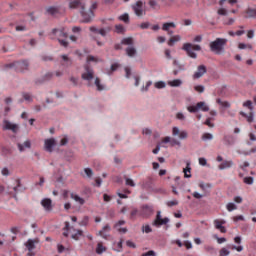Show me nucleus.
I'll return each mask as SVG.
<instances>
[{
    "label": "nucleus",
    "instance_id": "62",
    "mask_svg": "<svg viewBox=\"0 0 256 256\" xmlns=\"http://www.w3.org/2000/svg\"><path fill=\"white\" fill-rule=\"evenodd\" d=\"M231 249L234 250V251H238V253H241V251H243V246H235V245H233L231 247Z\"/></svg>",
    "mask_w": 256,
    "mask_h": 256
},
{
    "label": "nucleus",
    "instance_id": "15",
    "mask_svg": "<svg viewBox=\"0 0 256 256\" xmlns=\"http://www.w3.org/2000/svg\"><path fill=\"white\" fill-rule=\"evenodd\" d=\"M142 217H151L153 215V206L144 205L141 208Z\"/></svg>",
    "mask_w": 256,
    "mask_h": 256
},
{
    "label": "nucleus",
    "instance_id": "54",
    "mask_svg": "<svg viewBox=\"0 0 256 256\" xmlns=\"http://www.w3.org/2000/svg\"><path fill=\"white\" fill-rule=\"evenodd\" d=\"M194 90L197 91V93H203L205 91V86L197 85L194 87Z\"/></svg>",
    "mask_w": 256,
    "mask_h": 256
},
{
    "label": "nucleus",
    "instance_id": "32",
    "mask_svg": "<svg viewBox=\"0 0 256 256\" xmlns=\"http://www.w3.org/2000/svg\"><path fill=\"white\" fill-rule=\"evenodd\" d=\"M204 251H206V253L209 255H217V250L211 245L204 246Z\"/></svg>",
    "mask_w": 256,
    "mask_h": 256
},
{
    "label": "nucleus",
    "instance_id": "41",
    "mask_svg": "<svg viewBox=\"0 0 256 256\" xmlns=\"http://www.w3.org/2000/svg\"><path fill=\"white\" fill-rule=\"evenodd\" d=\"M95 85L97 87V91H103V89H105V86L101 84V80L99 78L95 79Z\"/></svg>",
    "mask_w": 256,
    "mask_h": 256
},
{
    "label": "nucleus",
    "instance_id": "34",
    "mask_svg": "<svg viewBox=\"0 0 256 256\" xmlns=\"http://www.w3.org/2000/svg\"><path fill=\"white\" fill-rule=\"evenodd\" d=\"M179 41H181V37L179 35L172 36L168 41V45L169 47H173V44Z\"/></svg>",
    "mask_w": 256,
    "mask_h": 256
},
{
    "label": "nucleus",
    "instance_id": "47",
    "mask_svg": "<svg viewBox=\"0 0 256 256\" xmlns=\"http://www.w3.org/2000/svg\"><path fill=\"white\" fill-rule=\"evenodd\" d=\"M69 229H71L69 222H65V227H64L65 232H63L64 237H69Z\"/></svg>",
    "mask_w": 256,
    "mask_h": 256
},
{
    "label": "nucleus",
    "instance_id": "56",
    "mask_svg": "<svg viewBox=\"0 0 256 256\" xmlns=\"http://www.w3.org/2000/svg\"><path fill=\"white\" fill-rule=\"evenodd\" d=\"M234 223H237L238 221H245V217L243 215H238L233 217Z\"/></svg>",
    "mask_w": 256,
    "mask_h": 256
},
{
    "label": "nucleus",
    "instance_id": "8",
    "mask_svg": "<svg viewBox=\"0 0 256 256\" xmlns=\"http://www.w3.org/2000/svg\"><path fill=\"white\" fill-rule=\"evenodd\" d=\"M167 223H169V218H163L161 216V211H158L152 225L154 227H161L162 225H167Z\"/></svg>",
    "mask_w": 256,
    "mask_h": 256
},
{
    "label": "nucleus",
    "instance_id": "7",
    "mask_svg": "<svg viewBox=\"0 0 256 256\" xmlns=\"http://www.w3.org/2000/svg\"><path fill=\"white\" fill-rule=\"evenodd\" d=\"M132 9L137 17H144L146 15V11L143 8V2L137 1L133 6Z\"/></svg>",
    "mask_w": 256,
    "mask_h": 256
},
{
    "label": "nucleus",
    "instance_id": "42",
    "mask_svg": "<svg viewBox=\"0 0 256 256\" xmlns=\"http://www.w3.org/2000/svg\"><path fill=\"white\" fill-rule=\"evenodd\" d=\"M80 227H87L89 225V216H84L82 221L79 222Z\"/></svg>",
    "mask_w": 256,
    "mask_h": 256
},
{
    "label": "nucleus",
    "instance_id": "45",
    "mask_svg": "<svg viewBox=\"0 0 256 256\" xmlns=\"http://www.w3.org/2000/svg\"><path fill=\"white\" fill-rule=\"evenodd\" d=\"M121 43L122 45H133V39L131 37L124 38Z\"/></svg>",
    "mask_w": 256,
    "mask_h": 256
},
{
    "label": "nucleus",
    "instance_id": "48",
    "mask_svg": "<svg viewBox=\"0 0 256 256\" xmlns=\"http://www.w3.org/2000/svg\"><path fill=\"white\" fill-rule=\"evenodd\" d=\"M22 97H23V99H24L25 101H28V102H30V103H31V101H33V96H31L29 93L24 92V93L22 94Z\"/></svg>",
    "mask_w": 256,
    "mask_h": 256
},
{
    "label": "nucleus",
    "instance_id": "50",
    "mask_svg": "<svg viewBox=\"0 0 256 256\" xmlns=\"http://www.w3.org/2000/svg\"><path fill=\"white\" fill-rule=\"evenodd\" d=\"M230 253L231 252L229 250H227V248H222L219 251V256H228V255H230Z\"/></svg>",
    "mask_w": 256,
    "mask_h": 256
},
{
    "label": "nucleus",
    "instance_id": "23",
    "mask_svg": "<svg viewBox=\"0 0 256 256\" xmlns=\"http://www.w3.org/2000/svg\"><path fill=\"white\" fill-rule=\"evenodd\" d=\"M245 13H246V18H248V19L256 18V8H247L245 10Z\"/></svg>",
    "mask_w": 256,
    "mask_h": 256
},
{
    "label": "nucleus",
    "instance_id": "55",
    "mask_svg": "<svg viewBox=\"0 0 256 256\" xmlns=\"http://www.w3.org/2000/svg\"><path fill=\"white\" fill-rule=\"evenodd\" d=\"M126 245H127V247H130L131 249H136L137 248V245L131 240H127Z\"/></svg>",
    "mask_w": 256,
    "mask_h": 256
},
{
    "label": "nucleus",
    "instance_id": "13",
    "mask_svg": "<svg viewBox=\"0 0 256 256\" xmlns=\"http://www.w3.org/2000/svg\"><path fill=\"white\" fill-rule=\"evenodd\" d=\"M225 220H219V219H216L214 220V226L216 229H218V231H220V233H227V228H225Z\"/></svg>",
    "mask_w": 256,
    "mask_h": 256
},
{
    "label": "nucleus",
    "instance_id": "63",
    "mask_svg": "<svg viewBox=\"0 0 256 256\" xmlns=\"http://www.w3.org/2000/svg\"><path fill=\"white\" fill-rule=\"evenodd\" d=\"M149 5L152 9H156L157 8V1L155 0H150L149 1Z\"/></svg>",
    "mask_w": 256,
    "mask_h": 256
},
{
    "label": "nucleus",
    "instance_id": "18",
    "mask_svg": "<svg viewBox=\"0 0 256 256\" xmlns=\"http://www.w3.org/2000/svg\"><path fill=\"white\" fill-rule=\"evenodd\" d=\"M45 145V149L51 153L53 151V147H55V139L50 138V139H46L44 142Z\"/></svg>",
    "mask_w": 256,
    "mask_h": 256
},
{
    "label": "nucleus",
    "instance_id": "61",
    "mask_svg": "<svg viewBox=\"0 0 256 256\" xmlns=\"http://www.w3.org/2000/svg\"><path fill=\"white\" fill-rule=\"evenodd\" d=\"M153 85V82L148 81L144 87H142L141 91H149L150 86Z\"/></svg>",
    "mask_w": 256,
    "mask_h": 256
},
{
    "label": "nucleus",
    "instance_id": "27",
    "mask_svg": "<svg viewBox=\"0 0 256 256\" xmlns=\"http://www.w3.org/2000/svg\"><path fill=\"white\" fill-rule=\"evenodd\" d=\"M46 12L48 13V15H52V17H55L59 15V8L51 6L46 9Z\"/></svg>",
    "mask_w": 256,
    "mask_h": 256
},
{
    "label": "nucleus",
    "instance_id": "36",
    "mask_svg": "<svg viewBox=\"0 0 256 256\" xmlns=\"http://www.w3.org/2000/svg\"><path fill=\"white\" fill-rule=\"evenodd\" d=\"M240 115H241L242 117H245V118L247 119V122H248V123H253V113L250 112V114L247 115L245 112L241 111V112H240Z\"/></svg>",
    "mask_w": 256,
    "mask_h": 256
},
{
    "label": "nucleus",
    "instance_id": "17",
    "mask_svg": "<svg viewBox=\"0 0 256 256\" xmlns=\"http://www.w3.org/2000/svg\"><path fill=\"white\" fill-rule=\"evenodd\" d=\"M53 201H51V199L49 198H44L41 201V205L42 207H44L45 211H51L53 209Z\"/></svg>",
    "mask_w": 256,
    "mask_h": 256
},
{
    "label": "nucleus",
    "instance_id": "30",
    "mask_svg": "<svg viewBox=\"0 0 256 256\" xmlns=\"http://www.w3.org/2000/svg\"><path fill=\"white\" fill-rule=\"evenodd\" d=\"M61 57L63 60L62 62L63 67H71V65H73V61H71L67 55H62Z\"/></svg>",
    "mask_w": 256,
    "mask_h": 256
},
{
    "label": "nucleus",
    "instance_id": "64",
    "mask_svg": "<svg viewBox=\"0 0 256 256\" xmlns=\"http://www.w3.org/2000/svg\"><path fill=\"white\" fill-rule=\"evenodd\" d=\"M218 15H227V9L225 8H220L218 9Z\"/></svg>",
    "mask_w": 256,
    "mask_h": 256
},
{
    "label": "nucleus",
    "instance_id": "21",
    "mask_svg": "<svg viewBox=\"0 0 256 256\" xmlns=\"http://www.w3.org/2000/svg\"><path fill=\"white\" fill-rule=\"evenodd\" d=\"M231 167H233V161L231 160H225L218 166L220 171H223L224 169H231Z\"/></svg>",
    "mask_w": 256,
    "mask_h": 256
},
{
    "label": "nucleus",
    "instance_id": "5",
    "mask_svg": "<svg viewBox=\"0 0 256 256\" xmlns=\"http://www.w3.org/2000/svg\"><path fill=\"white\" fill-rule=\"evenodd\" d=\"M187 111L189 113H199V111L207 112L209 111V106L205 102H198L195 105L188 106Z\"/></svg>",
    "mask_w": 256,
    "mask_h": 256
},
{
    "label": "nucleus",
    "instance_id": "25",
    "mask_svg": "<svg viewBox=\"0 0 256 256\" xmlns=\"http://www.w3.org/2000/svg\"><path fill=\"white\" fill-rule=\"evenodd\" d=\"M184 177L190 179L191 177V162H187L186 167L183 169Z\"/></svg>",
    "mask_w": 256,
    "mask_h": 256
},
{
    "label": "nucleus",
    "instance_id": "28",
    "mask_svg": "<svg viewBox=\"0 0 256 256\" xmlns=\"http://www.w3.org/2000/svg\"><path fill=\"white\" fill-rule=\"evenodd\" d=\"M105 251H107V247L103 245V242H99L96 246L97 255H102V253H105Z\"/></svg>",
    "mask_w": 256,
    "mask_h": 256
},
{
    "label": "nucleus",
    "instance_id": "33",
    "mask_svg": "<svg viewBox=\"0 0 256 256\" xmlns=\"http://www.w3.org/2000/svg\"><path fill=\"white\" fill-rule=\"evenodd\" d=\"M168 85L170 87H181V85H183V81H181V79L171 80L168 81Z\"/></svg>",
    "mask_w": 256,
    "mask_h": 256
},
{
    "label": "nucleus",
    "instance_id": "31",
    "mask_svg": "<svg viewBox=\"0 0 256 256\" xmlns=\"http://www.w3.org/2000/svg\"><path fill=\"white\" fill-rule=\"evenodd\" d=\"M175 27H177L175 22H166L162 25V31H169V29H175Z\"/></svg>",
    "mask_w": 256,
    "mask_h": 256
},
{
    "label": "nucleus",
    "instance_id": "35",
    "mask_svg": "<svg viewBox=\"0 0 256 256\" xmlns=\"http://www.w3.org/2000/svg\"><path fill=\"white\" fill-rule=\"evenodd\" d=\"M216 103H218V105H221V107H224L225 109H229V107H231V104L228 101H223L221 100V98L216 99Z\"/></svg>",
    "mask_w": 256,
    "mask_h": 256
},
{
    "label": "nucleus",
    "instance_id": "40",
    "mask_svg": "<svg viewBox=\"0 0 256 256\" xmlns=\"http://www.w3.org/2000/svg\"><path fill=\"white\" fill-rule=\"evenodd\" d=\"M142 233H153V228L149 224L143 225Z\"/></svg>",
    "mask_w": 256,
    "mask_h": 256
},
{
    "label": "nucleus",
    "instance_id": "19",
    "mask_svg": "<svg viewBox=\"0 0 256 256\" xmlns=\"http://www.w3.org/2000/svg\"><path fill=\"white\" fill-rule=\"evenodd\" d=\"M71 229H72L71 238L74 239L75 241H79V239L83 237V230H76L74 228H71Z\"/></svg>",
    "mask_w": 256,
    "mask_h": 256
},
{
    "label": "nucleus",
    "instance_id": "46",
    "mask_svg": "<svg viewBox=\"0 0 256 256\" xmlns=\"http://www.w3.org/2000/svg\"><path fill=\"white\" fill-rule=\"evenodd\" d=\"M226 209H227V211H229V212H231V211H235V210H237V205H235L234 203H228L227 205H226Z\"/></svg>",
    "mask_w": 256,
    "mask_h": 256
},
{
    "label": "nucleus",
    "instance_id": "26",
    "mask_svg": "<svg viewBox=\"0 0 256 256\" xmlns=\"http://www.w3.org/2000/svg\"><path fill=\"white\" fill-rule=\"evenodd\" d=\"M25 148L31 149V141L27 140L24 142V144L18 143V149L21 153H23V151H25Z\"/></svg>",
    "mask_w": 256,
    "mask_h": 256
},
{
    "label": "nucleus",
    "instance_id": "29",
    "mask_svg": "<svg viewBox=\"0 0 256 256\" xmlns=\"http://www.w3.org/2000/svg\"><path fill=\"white\" fill-rule=\"evenodd\" d=\"M126 55H128V57H135L137 55V49H135L133 46L127 47Z\"/></svg>",
    "mask_w": 256,
    "mask_h": 256
},
{
    "label": "nucleus",
    "instance_id": "4",
    "mask_svg": "<svg viewBox=\"0 0 256 256\" xmlns=\"http://www.w3.org/2000/svg\"><path fill=\"white\" fill-rule=\"evenodd\" d=\"M182 50L186 52V55L191 59H197V53L193 51H201V45L199 44H191L184 43L182 46Z\"/></svg>",
    "mask_w": 256,
    "mask_h": 256
},
{
    "label": "nucleus",
    "instance_id": "22",
    "mask_svg": "<svg viewBox=\"0 0 256 256\" xmlns=\"http://www.w3.org/2000/svg\"><path fill=\"white\" fill-rule=\"evenodd\" d=\"M70 198L73 199V201H75L76 203H78V205H83L85 203V200L81 196L73 192L70 194Z\"/></svg>",
    "mask_w": 256,
    "mask_h": 256
},
{
    "label": "nucleus",
    "instance_id": "3",
    "mask_svg": "<svg viewBox=\"0 0 256 256\" xmlns=\"http://www.w3.org/2000/svg\"><path fill=\"white\" fill-rule=\"evenodd\" d=\"M52 35H54L62 47H67V45H69V42L65 40L68 37L67 30H65V28H54L52 30Z\"/></svg>",
    "mask_w": 256,
    "mask_h": 256
},
{
    "label": "nucleus",
    "instance_id": "51",
    "mask_svg": "<svg viewBox=\"0 0 256 256\" xmlns=\"http://www.w3.org/2000/svg\"><path fill=\"white\" fill-rule=\"evenodd\" d=\"M243 183H245L246 185H253V177H244Z\"/></svg>",
    "mask_w": 256,
    "mask_h": 256
},
{
    "label": "nucleus",
    "instance_id": "44",
    "mask_svg": "<svg viewBox=\"0 0 256 256\" xmlns=\"http://www.w3.org/2000/svg\"><path fill=\"white\" fill-rule=\"evenodd\" d=\"M154 87L156 89H165L166 84L163 81H158V82H155Z\"/></svg>",
    "mask_w": 256,
    "mask_h": 256
},
{
    "label": "nucleus",
    "instance_id": "16",
    "mask_svg": "<svg viewBox=\"0 0 256 256\" xmlns=\"http://www.w3.org/2000/svg\"><path fill=\"white\" fill-rule=\"evenodd\" d=\"M90 31L92 33H96V35H101L102 37H106L109 29L108 30L105 28L98 29L97 27L92 26V27H90Z\"/></svg>",
    "mask_w": 256,
    "mask_h": 256
},
{
    "label": "nucleus",
    "instance_id": "57",
    "mask_svg": "<svg viewBox=\"0 0 256 256\" xmlns=\"http://www.w3.org/2000/svg\"><path fill=\"white\" fill-rule=\"evenodd\" d=\"M235 23V18H228L224 20V25H233Z\"/></svg>",
    "mask_w": 256,
    "mask_h": 256
},
{
    "label": "nucleus",
    "instance_id": "9",
    "mask_svg": "<svg viewBox=\"0 0 256 256\" xmlns=\"http://www.w3.org/2000/svg\"><path fill=\"white\" fill-rule=\"evenodd\" d=\"M85 71L82 73V79L84 81H92V79L95 77V72H93V69L89 68V66H85Z\"/></svg>",
    "mask_w": 256,
    "mask_h": 256
},
{
    "label": "nucleus",
    "instance_id": "60",
    "mask_svg": "<svg viewBox=\"0 0 256 256\" xmlns=\"http://www.w3.org/2000/svg\"><path fill=\"white\" fill-rule=\"evenodd\" d=\"M243 106L248 107V109H253V102H251V100H247L243 103Z\"/></svg>",
    "mask_w": 256,
    "mask_h": 256
},
{
    "label": "nucleus",
    "instance_id": "37",
    "mask_svg": "<svg viewBox=\"0 0 256 256\" xmlns=\"http://www.w3.org/2000/svg\"><path fill=\"white\" fill-rule=\"evenodd\" d=\"M151 178H147V180L142 181V187L143 189H151Z\"/></svg>",
    "mask_w": 256,
    "mask_h": 256
},
{
    "label": "nucleus",
    "instance_id": "6",
    "mask_svg": "<svg viewBox=\"0 0 256 256\" xmlns=\"http://www.w3.org/2000/svg\"><path fill=\"white\" fill-rule=\"evenodd\" d=\"M9 67L15 68V71L23 73L24 71H27V69H29V62H27L26 60L17 61L12 64H9Z\"/></svg>",
    "mask_w": 256,
    "mask_h": 256
},
{
    "label": "nucleus",
    "instance_id": "12",
    "mask_svg": "<svg viewBox=\"0 0 256 256\" xmlns=\"http://www.w3.org/2000/svg\"><path fill=\"white\" fill-rule=\"evenodd\" d=\"M111 231V225L106 224L105 226H103L102 230H100L97 235L99 237H102V239H109V235L107 233H109Z\"/></svg>",
    "mask_w": 256,
    "mask_h": 256
},
{
    "label": "nucleus",
    "instance_id": "1",
    "mask_svg": "<svg viewBox=\"0 0 256 256\" xmlns=\"http://www.w3.org/2000/svg\"><path fill=\"white\" fill-rule=\"evenodd\" d=\"M79 7L81 8L80 13L83 19V23L91 22L93 17H95V14L91 10L85 11V5L82 4L81 0H71L69 2L70 9H79Z\"/></svg>",
    "mask_w": 256,
    "mask_h": 256
},
{
    "label": "nucleus",
    "instance_id": "10",
    "mask_svg": "<svg viewBox=\"0 0 256 256\" xmlns=\"http://www.w3.org/2000/svg\"><path fill=\"white\" fill-rule=\"evenodd\" d=\"M3 129H4V131H12L13 133H17L19 126H17V124L11 123L8 120H5Z\"/></svg>",
    "mask_w": 256,
    "mask_h": 256
},
{
    "label": "nucleus",
    "instance_id": "20",
    "mask_svg": "<svg viewBox=\"0 0 256 256\" xmlns=\"http://www.w3.org/2000/svg\"><path fill=\"white\" fill-rule=\"evenodd\" d=\"M39 243V238H35L33 239H28V241L26 242V247L28 249V251H33V249H35V244Z\"/></svg>",
    "mask_w": 256,
    "mask_h": 256
},
{
    "label": "nucleus",
    "instance_id": "2",
    "mask_svg": "<svg viewBox=\"0 0 256 256\" xmlns=\"http://www.w3.org/2000/svg\"><path fill=\"white\" fill-rule=\"evenodd\" d=\"M227 43L228 40L226 38H216L209 44L210 51L215 53V55H221V53H225V46Z\"/></svg>",
    "mask_w": 256,
    "mask_h": 256
},
{
    "label": "nucleus",
    "instance_id": "11",
    "mask_svg": "<svg viewBox=\"0 0 256 256\" xmlns=\"http://www.w3.org/2000/svg\"><path fill=\"white\" fill-rule=\"evenodd\" d=\"M205 73H207V67L205 65H200L197 67V71L193 74V79H201Z\"/></svg>",
    "mask_w": 256,
    "mask_h": 256
},
{
    "label": "nucleus",
    "instance_id": "52",
    "mask_svg": "<svg viewBox=\"0 0 256 256\" xmlns=\"http://www.w3.org/2000/svg\"><path fill=\"white\" fill-rule=\"evenodd\" d=\"M125 185H128V187H135V182L131 178H126Z\"/></svg>",
    "mask_w": 256,
    "mask_h": 256
},
{
    "label": "nucleus",
    "instance_id": "59",
    "mask_svg": "<svg viewBox=\"0 0 256 256\" xmlns=\"http://www.w3.org/2000/svg\"><path fill=\"white\" fill-rule=\"evenodd\" d=\"M125 225V220H119L115 225L114 229H119L121 226Z\"/></svg>",
    "mask_w": 256,
    "mask_h": 256
},
{
    "label": "nucleus",
    "instance_id": "58",
    "mask_svg": "<svg viewBox=\"0 0 256 256\" xmlns=\"http://www.w3.org/2000/svg\"><path fill=\"white\" fill-rule=\"evenodd\" d=\"M97 61H99V59H97L95 56H88L87 57V62L88 63H91V62H94V63H97Z\"/></svg>",
    "mask_w": 256,
    "mask_h": 256
},
{
    "label": "nucleus",
    "instance_id": "38",
    "mask_svg": "<svg viewBox=\"0 0 256 256\" xmlns=\"http://www.w3.org/2000/svg\"><path fill=\"white\" fill-rule=\"evenodd\" d=\"M115 33L123 34L125 33V26L118 24L115 26Z\"/></svg>",
    "mask_w": 256,
    "mask_h": 256
},
{
    "label": "nucleus",
    "instance_id": "39",
    "mask_svg": "<svg viewBox=\"0 0 256 256\" xmlns=\"http://www.w3.org/2000/svg\"><path fill=\"white\" fill-rule=\"evenodd\" d=\"M202 141H212L213 134L211 133H204L201 137Z\"/></svg>",
    "mask_w": 256,
    "mask_h": 256
},
{
    "label": "nucleus",
    "instance_id": "43",
    "mask_svg": "<svg viewBox=\"0 0 256 256\" xmlns=\"http://www.w3.org/2000/svg\"><path fill=\"white\" fill-rule=\"evenodd\" d=\"M238 49H250V51H251L253 49V45L245 44V43H239Z\"/></svg>",
    "mask_w": 256,
    "mask_h": 256
},
{
    "label": "nucleus",
    "instance_id": "24",
    "mask_svg": "<svg viewBox=\"0 0 256 256\" xmlns=\"http://www.w3.org/2000/svg\"><path fill=\"white\" fill-rule=\"evenodd\" d=\"M224 144L226 145H234L235 144V136L233 135H226L223 138Z\"/></svg>",
    "mask_w": 256,
    "mask_h": 256
},
{
    "label": "nucleus",
    "instance_id": "53",
    "mask_svg": "<svg viewBox=\"0 0 256 256\" xmlns=\"http://www.w3.org/2000/svg\"><path fill=\"white\" fill-rule=\"evenodd\" d=\"M84 172L86 174V176L91 179V177H93V170L91 168H85Z\"/></svg>",
    "mask_w": 256,
    "mask_h": 256
},
{
    "label": "nucleus",
    "instance_id": "49",
    "mask_svg": "<svg viewBox=\"0 0 256 256\" xmlns=\"http://www.w3.org/2000/svg\"><path fill=\"white\" fill-rule=\"evenodd\" d=\"M119 20L123 21L124 23H129V14L125 13V14L119 16Z\"/></svg>",
    "mask_w": 256,
    "mask_h": 256
},
{
    "label": "nucleus",
    "instance_id": "14",
    "mask_svg": "<svg viewBox=\"0 0 256 256\" xmlns=\"http://www.w3.org/2000/svg\"><path fill=\"white\" fill-rule=\"evenodd\" d=\"M172 135L174 137H177V135H178L179 139H187V137H188L187 131H185V130L180 131L179 128H177V127L172 128Z\"/></svg>",
    "mask_w": 256,
    "mask_h": 256
}]
</instances>
